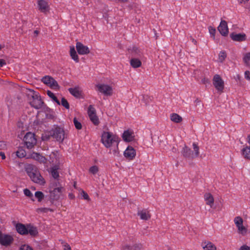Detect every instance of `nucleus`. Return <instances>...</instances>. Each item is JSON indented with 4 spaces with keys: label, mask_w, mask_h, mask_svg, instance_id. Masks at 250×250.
Instances as JSON below:
<instances>
[{
    "label": "nucleus",
    "mask_w": 250,
    "mask_h": 250,
    "mask_svg": "<svg viewBox=\"0 0 250 250\" xmlns=\"http://www.w3.org/2000/svg\"><path fill=\"white\" fill-rule=\"evenodd\" d=\"M15 227L17 231L22 235L29 234L32 237H36L39 234L37 228L30 223L23 224L18 223Z\"/></svg>",
    "instance_id": "nucleus-1"
},
{
    "label": "nucleus",
    "mask_w": 250,
    "mask_h": 250,
    "mask_svg": "<svg viewBox=\"0 0 250 250\" xmlns=\"http://www.w3.org/2000/svg\"><path fill=\"white\" fill-rule=\"evenodd\" d=\"M31 96V98L29 99L30 105L36 109L42 108H48V107L44 103L42 99L41 96L40 95L39 92H37L34 90H30V94H28V96Z\"/></svg>",
    "instance_id": "nucleus-2"
},
{
    "label": "nucleus",
    "mask_w": 250,
    "mask_h": 250,
    "mask_svg": "<svg viewBox=\"0 0 250 250\" xmlns=\"http://www.w3.org/2000/svg\"><path fill=\"white\" fill-rule=\"evenodd\" d=\"M101 141L105 147L109 148L114 143L116 146H118L120 139L112 132L104 131L101 136Z\"/></svg>",
    "instance_id": "nucleus-3"
},
{
    "label": "nucleus",
    "mask_w": 250,
    "mask_h": 250,
    "mask_svg": "<svg viewBox=\"0 0 250 250\" xmlns=\"http://www.w3.org/2000/svg\"><path fill=\"white\" fill-rule=\"evenodd\" d=\"M26 171L31 179L35 183L43 185L45 182L37 168L33 165H30L26 168Z\"/></svg>",
    "instance_id": "nucleus-4"
},
{
    "label": "nucleus",
    "mask_w": 250,
    "mask_h": 250,
    "mask_svg": "<svg viewBox=\"0 0 250 250\" xmlns=\"http://www.w3.org/2000/svg\"><path fill=\"white\" fill-rule=\"evenodd\" d=\"M62 189V187H60L59 188H55L52 190L50 189L49 190L50 194L46 195L45 197V201L46 202V204H49V206H53L54 202L59 200L60 199Z\"/></svg>",
    "instance_id": "nucleus-5"
},
{
    "label": "nucleus",
    "mask_w": 250,
    "mask_h": 250,
    "mask_svg": "<svg viewBox=\"0 0 250 250\" xmlns=\"http://www.w3.org/2000/svg\"><path fill=\"white\" fill-rule=\"evenodd\" d=\"M192 146L194 153L189 147L185 145L181 151L182 154L184 158L189 160H193L199 156V147L198 145L195 143H193Z\"/></svg>",
    "instance_id": "nucleus-6"
},
{
    "label": "nucleus",
    "mask_w": 250,
    "mask_h": 250,
    "mask_svg": "<svg viewBox=\"0 0 250 250\" xmlns=\"http://www.w3.org/2000/svg\"><path fill=\"white\" fill-rule=\"evenodd\" d=\"M52 133V138L56 141L62 143L65 138H66V135L65 134L63 128L57 125H54L51 129Z\"/></svg>",
    "instance_id": "nucleus-7"
},
{
    "label": "nucleus",
    "mask_w": 250,
    "mask_h": 250,
    "mask_svg": "<svg viewBox=\"0 0 250 250\" xmlns=\"http://www.w3.org/2000/svg\"><path fill=\"white\" fill-rule=\"evenodd\" d=\"M23 141L27 148L31 149L36 145L37 139L35 135L30 132H27L23 138Z\"/></svg>",
    "instance_id": "nucleus-8"
},
{
    "label": "nucleus",
    "mask_w": 250,
    "mask_h": 250,
    "mask_svg": "<svg viewBox=\"0 0 250 250\" xmlns=\"http://www.w3.org/2000/svg\"><path fill=\"white\" fill-rule=\"evenodd\" d=\"M14 241V238L12 236L3 233L0 230V244L5 247L10 246Z\"/></svg>",
    "instance_id": "nucleus-9"
},
{
    "label": "nucleus",
    "mask_w": 250,
    "mask_h": 250,
    "mask_svg": "<svg viewBox=\"0 0 250 250\" xmlns=\"http://www.w3.org/2000/svg\"><path fill=\"white\" fill-rule=\"evenodd\" d=\"M87 113L90 121L95 125H99L100 122L95 108L92 105H89L88 107Z\"/></svg>",
    "instance_id": "nucleus-10"
},
{
    "label": "nucleus",
    "mask_w": 250,
    "mask_h": 250,
    "mask_svg": "<svg viewBox=\"0 0 250 250\" xmlns=\"http://www.w3.org/2000/svg\"><path fill=\"white\" fill-rule=\"evenodd\" d=\"M213 84L218 91L223 92L224 89V82L220 75L216 74L214 76Z\"/></svg>",
    "instance_id": "nucleus-11"
},
{
    "label": "nucleus",
    "mask_w": 250,
    "mask_h": 250,
    "mask_svg": "<svg viewBox=\"0 0 250 250\" xmlns=\"http://www.w3.org/2000/svg\"><path fill=\"white\" fill-rule=\"evenodd\" d=\"M98 90L106 96H111L113 94V89L111 86L105 84H99L96 85Z\"/></svg>",
    "instance_id": "nucleus-12"
},
{
    "label": "nucleus",
    "mask_w": 250,
    "mask_h": 250,
    "mask_svg": "<svg viewBox=\"0 0 250 250\" xmlns=\"http://www.w3.org/2000/svg\"><path fill=\"white\" fill-rule=\"evenodd\" d=\"M136 154V150L131 146H128L124 152V156L129 160H133Z\"/></svg>",
    "instance_id": "nucleus-13"
},
{
    "label": "nucleus",
    "mask_w": 250,
    "mask_h": 250,
    "mask_svg": "<svg viewBox=\"0 0 250 250\" xmlns=\"http://www.w3.org/2000/svg\"><path fill=\"white\" fill-rule=\"evenodd\" d=\"M218 30L223 36H227L229 33L227 22L224 20H222L218 27Z\"/></svg>",
    "instance_id": "nucleus-14"
},
{
    "label": "nucleus",
    "mask_w": 250,
    "mask_h": 250,
    "mask_svg": "<svg viewBox=\"0 0 250 250\" xmlns=\"http://www.w3.org/2000/svg\"><path fill=\"white\" fill-rule=\"evenodd\" d=\"M76 48L79 54L85 55L88 54L90 52V50L87 46L84 45L81 42L76 43Z\"/></svg>",
    "instance_id": "nucleus-15"
},
{
    "label": "nucleus",
    "mask_w": 250,
    "mask_h": 250,
    "mask_svg": "<svg viewBox=\"0 0 250 250\" xmlns=\"http://www.w3.org/2000/svg\"><path fill=\"white\" fill-rule=\"evenodd\" d=\"M229 36L230 38L235 42H241L247 40L246 35L244 33L237 34L235 32H232Z\"/></svg>",
    "instance_id": "nucleus-16"
},
{
    "label": "nucleus",
    "mask_w": 250,
    "mask_h": 250,
    "mask_svg": "<svg viewBox=\"0 0 250 250\" xmlns=\"http://www.w3.org/2000/svg\"><path fill=\"white\" fill-rule=\"evenodd\" d=\"M135 136L134 132L131 130H126L124 131L122 138L124 141L126 142H130L134 140Z\"/></svg>",
    "instance_id": "nucleus-17"
},
{
    "label": "nucleus",
    "mask_w": 250,
    "mask_h": 250,
    "mask_svg": "<svg viewBox=\"0 0 250 250\" xmlns=\"http://www.w3.org/2000/svg\"><path fill=\"white\" fill-rule=\"evenodd\" d=\"M39 9L42 13H46L49 10V6L48 2L44 0H39L38 1Z\"/></svg>",
    "instance_id": "nucleus-18"
},
{
    "label": "nucleus",
    "mask_w": 250,
    "mask_h": 250,
    "mask_svg": "<svg viewBox=\"0 0 250 250\" xmlns=\"http://www.w3.org/2000/svg\"><path fill=\"white\" fill-rule=\"evenodd\" d=\"M234 223L238 228V229L239 231H242L245 230H246V228L243 226V220L242 218L240 216H237L234 218Z\"/></svg>",
    "instance_id": "nucleus-19"
},
{
    "label": "nucleus",
    "mask_w": 250,
    "mask_h": 250,
    "mask_svg": "<svg viewBox=\"0 0 250 250\" xmlns=\"http://www.w3.org/2000/svg\"><path fill=\"white\" fill-rule=\"evenodd\" d=\"M31 158L41 163H44L46 161V159L45 157L37 152H33L31 154Z\"/></svg>",
    "instance_id": "nucleus-20"
},
{
    "label": "nucleus",
    "mask_w": 250,
    "mask_h": 250,
    "mask_svg": "<svg viewBox=\"0 0 250 250\" xmlns=\"http://www.w3.org/2000/svg\"><path fill=\"white\" fill-rule=\"evenodd\" d=\"M68 91L71 95L77 98H80L82 96V92L79 90L78 87L69 88Z\"/></svg>",
    "instance_id": "nucleus-21"
},
{
    "label": "nucleus",
    "mask_w": 250,
    "mask_h": 250,
    "mask_svg": "<svg viewBox=\"0 0 250 250\" xmlns=\"http://www.w3.org/2000/svg\"><path fill=\"white\" fill-rule=\"evenodd\" d=\"M202 246L204 250H216V246L210 242L202 243Z\"/></svg>",
    "instance_id": "nucleus-22"
},
{
    "label": "nucleus",
    "mask_w": 250,
    "mask_h": 250,
    "mask_svg": "<svg viewBox=\"0 0 250 250\" xmlns=\"http://www.w3.org/2000/svg\"><path fill=\"white\" fill-rule=\"evenodd\" d=\"M128 51L131 54L132 57H141L142 53L139 48L136 46H133L132 49H128Z\"/></svg>",
    "instance_id": "nucleus-23"
},
{
    "label": "nucleus",
    "mask_w": 250,
    "mask_h": 250,
    "mask_svg": "<svg viewBox=\"0 0 250 250\" xmlns=\"http://www.w3.org/2000/svg\"><path fill=\"white\" fill-rule=\"evenodd\" d=\"M204 198L207 202L206 204L211 207L214 203V198L212 194L210 193H206L204 195Z\"/></svg>",
    "instance_id": "nucleus-24"
},
{
    "label": "nucleus",
    "mask_w": 250,
    "mask_h": 250,
    "mask_svg": "<svg viewBox=\"0 0 250 250\" xmlns=\"http://www.w3.org/2000/svg\"><path fill=\"white\" fill-rule=\"evenodd\" d=\"M241 154L246 159L250 160V146H246L241 150Z\"/></svg>",
    "instance_id": "nucleus-25"
},
{
    "label": "nucleus",
    "mask_w": 250,
    "mask_h": 250,
    "mask_svg": "<svg viewBox=\"0 0 250 250\" xmlns=\"http://www.w3.org/2000/svg\"><path fill=\"white\" fill-rule=\"evenodd\" d=\"M70 55L71 58L76 62H79V58L73 46H70Z\"/></svg>",
    "instance_id": "nucleus-26"
},
{
    "label": "nucleus",
    "mask_w": 250,
    "mask_h": 250,
    "mask_svg": "<svg viewBox=\"0 0 250 250\" xmlns=\"http://www.w3.org/2000/svg\"><path fill=\"white\" fill-rule=\"evenodd\" d=\"M130 65L133 68H138L141 66L142 62L138 58H132L130 60Z\"/></svg>",
    "instance_id": "nucleus-27"
},
{
    "label": "nucleus",
    "mask_w": 250,
    "mask_h": 250,
    "mask_svg": "<svg viewBox=\"0 0 250 250\" xmlns=\"http://www.w3.org/2000/svg\"><path fill=\"white\" fill-rule=\"evenodd\" d=\"M138 215L140 216L141 219L144 220H147L151 217V215L149 214L146 213V211L143 210L138 211Z\"/></svg>",
    "instance_id": "nucleus-28"
},
{
    "label": "nucleus",
    "mask_w": 250,
    "mask_h": 250,
    "mask_svg": "<svg viewBox=\"0 0 250 250\" xmlns=\"http://www.w3.org/2000/svg\"><path fill=\"white\" fill-rule=\"evenodd\" d=\"M171 120L176 123H179L182 121V118L177 113H172L170 115Z\"/></svg>",
    "instance_id": "nucleus-29"
},
{
    "label": "nucleus",
    "mask_w": 250,
    "mask_h": 250,
    "mask_svg": "<svg viewBox=\"0 0 250 250\" xmlns=\"http://www.w3.org/2000/svg\"><path fill=\"white\" fill-rule=\"evenodd\" d=\"M35 196L38 199V201L39 202H41L43 200H44V202L46 204V202L45 201V197L44 194L42 192L40 191H37L35 193Z\"/></svg>",
    "instance_id": "nucleus-30"
},
{
    "label": "nucleus",
    "mask_w": 250,
    "mask_h": 250,
    "mask_svg": "<svg viewBox=\"0 0 250 250\" xmlns=\"http://www.w3.org/2000/svg\"><path fill=\"white\" fill-rule=\"evenodd\" d=\"M46 93L47 95L58 105L61 104L60 101L53 92L50 90H47Z\"/></svg>",
    "instance_id": "nucleus-31"
},
{
    "label": "nucleus",
    "mask_w": 250,
    "mask_h": 250,
    "mask_svg": "<svg viewBox=\"0 0 250 250\" xmlns=\"http://www.w3.org/2000/svg\"><path fill=\"white\" fill-rule=\"evenodd\" d=\"M51 138H52V133L51 129L49 131L45 132L42 135V140L43 141H48Z\"/></svg>",
    "instance_id": "nucleus-32"
},
{
    "label": "nucleus",
    "mask_w": 250,
    "mask_h": 250,
    "mask_svg": "<svg viewBox=\"0 0 250 250\" xmlns=\"http://www.w3.org/2000/svg\"><path fill=\"white\" fill-rule=\"evenodd\" d=\"M26 151L22 147H19L16 151V155L20 158H22L26 156Z\"/></svg>",
    "instance_id": "nucleus-33"
},
{
    "label": "nucleus",
    "mask_w": 250,
    "mask_h": 250,
    "mask_svg": "<svg viewBox=\"0 0 250 250\" xmlns=\"http://www.w3.org/2000/svg\"><path fill=\"white\" fill-rule=\"evenodd\" d=\"M58 166H55L51 170L52 176L55 179H58L59 177V173L58 171Z\"/></svg>",
    "instance_id": "nucleus-34"
},
{
    "label": "nucleus",
    "mask_w": 250,
    "mask_h": 250,
    "mask_svg": "<svg viewBox=\"0 0 250 250\" xmlns=\"http://www.w3.org/2000/svg\"><path fill=\"white\" fill-rule=\"evenodd\" d=\"M53 78L50 76H45L42 79V82L44 84L49 85Z\"/></svg>",
    "instance_id": "nucleus-35"
},
{
    "label": "nucleus",
    "mask_w": 250,
    "mask_h": 250,
    "mask_svg": "<svg viewBox=\"0 0 250 250\" xmlns=\"http://www.w3.org/2000/svg\"><path fill=\"white\" fill-rule=\"evenodd\" d=\"M52 89L55 90H59L60 89V86L58 84L57 82L53 78L51 82V83L49 85Z\"/></svg>",
    "instance_id": "nucleus-36"
},
{
    "label": "nucleus",
    "mask_w": 250,
    "mask_h": 250,
    "mask_svg": "<svg viewBox=\"0 0 250 250\" xmlns=\"http://www.w3.org/2000/svg\"><path fill=\"white\" fill-rule=\"evenodd\" d=\"M61 104L66 109H69L70 106L69 104L67 101V100L64 98L62 97L61 100V102H60Z\"/></svg>",
    "instance_id": "nucleus-37"
},
{
    "label": "nucleus",
    "mask_w": 250,
    "mask_h": 250,
    "mask_svg": "<svg viewBox=\"0 0 250 250\" xmlns=\"http://www.w3.org/2000/svg\"><path fill=\"white\" fill-rule=\"evenodd\" d=\"M55 210V208H38L37 209V211L38 212L39 211H40L42 212L46 213L48 211H49L50 212H54Z\"/></svg>",
    "instance_id": "nucleus-38"
},
{
    "label": "nucleus",
    "mask_w": 250,
    "mask_h": 250,
    "mask_svg": "<svg viewBox=\"0 0 250 250\" xmlns=\"http://www.w3.org/2000/svg\"><path fill=\"white\" fill-rule=\"evenodd\" d=\"M73 123H74L75 127L77 129L80 130V129H82V124L81 123V122L78 121V120H77L76 117H75L73 119Z\"/></svg>",
    "instance_id": "nucleus-39"
},
{
    "label": "nucleus",
    "mask_w": 250,
    "mask_h": 250,
    "mask_svg": "<svg viewBox=\"0 0 250 250\" xmlns=\"http://www.w3.org/2000/svg\"><path fill=\"white\" fill-rule=\"evenodd\" d=\"M23 192H24V194H25V196L31 198V200L32 201H35L34 199L33 198V195L29 189H28V188L24 189L23 190Z\"/></svg>",
    "instance_id": "nucleus-40"
},
{
    "label": "nucleus",
    "mask_w": 250,
    "mask_h": 250,
    "mask_svg": "<svg viewBox=\"0 0 250 250\" xmlns=\"http://www.w3.org/2000/svg\"><path fill=\"white\" fill-rule=\"evenodd\" d=\"M227 57V53L225 51H222L219 54V60L221 62H223Z\"/></svg>",
    "instance_id": "nucleus-41"
},
{
    "label": "nucleus",
    "mask_w": 250,
    "mask_h": 250,
    "mask_svg": "<svg viewBox=\"0 0 250 250\" xmlns=\"http://www.w3.org/2000/svg\"><path fill=\"white\" fill-rule=\"evenodd\" d=\"M89 171L93 174H95L98 172L99 168L97 166H93L90 167Z\"/></svg>",
    "instance_id": "nucleus-42"
},
{
    "label": "nucleus",
    "mask_w": 250,
    "mask_h": 250,
    "mask_svg": "<svg viewBox=\"0 0 250 250\" xmlns=\"http://www.w3.org/2000/svg\"><path fill=\"white\" fill-rule=\"evenodd\" d=\"M208 29H209V33L211 35V37H212L213 39H215V33H216V29L215 28L210 26H209L208 27Z\"/></svg>",
    "instance_id": "nucleus-43"
},
{
    "label": "nucleus",
    "mask_w": 250,
    "mask_h": 250,
    "mask_svg": "<svg viewBox=\"0 0 250 250\" xmlns=\"http://www.w3.org/2000/svg\"><path fill=\"white\" fill-rule=\"evenodd\" d=\"M131 247H132V250H141L143 248V245L141 243L135 244Z\"/></svg>",
    "instance_id": "nucleus-44"
},
{
    "label": "nucleus",
    "mask_w": 250,
    "mask_h": 250,
    "mask_svg": "<svg viewBox=\"0 0 250 250\" xmlns=\"http://www.w3.org/2000/svg\"><path fill=\"white\" fill-rule=\"evenodd\" d=\"M142 100L144 102L146 105H147L150 102V101L151 100L150 97L148 95H143V99Z\"/></svg>",
    "instance_id": "nucleus-45"
},
{
    "label": "nucleus",
    "mask_w": 250,
    "mask_h": 250,
    "mask_svg": "<svg viewBox=\"0 0 250 250\" xmlns=\"http://www.w3.org/2000/svg\"><path fill=\"white\" fill-rule=\"evenodd\" d=\"M244 62L245 63L248 64L250 61V52L247 53L243 58Z\"/></svg>",
    "instance_id": "nucleus-46"
},
{
    "label": "nucleus",
    "mask_w": 250,
    "mask_h": 250,
    "mask_svg": "<svg viewBox=\"0 0 250 250\" xmlns=\"http://www.w3.org/2000/svg\"><path fill=\"white\" fill-rule=\"evenodd\" d=\"M81 196L84 199L88 201L90 200V198H89L88 194L83 190L82 191Z\"/></svg>",
    "instance_id": "nucleus-47"
},
{
    "label": "nucleus",
    "mask_w": 250,
    "mask_h": 250,
    "mask_svg": "<svg viewBox=\"0 0 250 250\" xmlns=\"http://www.w3.org/2000/svg\"><path fill=\"white\" fill-rule=\"evenodd\" d=\"M20 250H33V249L27 245H23L21 247Z\"/></svg>",
    "instance_id": "nucleus-48"
},
{
    "label": "nucleus",
    "mask_w": 250,
    "mask_h": 250,
    "mask_svg": "<svg viewBox=\"0 0 250 250\" xmlns=\"http://www.w3.org/2000/svg\"><path fill=\"white\" fill-rule=\"evenodd\" d=\"M132 247L128 245H125L122 246L121 250H132Z\"/></svg>",
    "instance_id": "nucleus-49"
},
{
    "label": "nucleus",
    "mask_w": 250,
    "mask_h": 250,
    "mask_svg": "<svg viewBox=\"0 0 250 250\" xmlns=\"http://www.w3.org/2000/svg\"><path fill=\"white\" fill-rule=\"evenodd\" d=\"M59 184H60L59 182L54 181V182L51 184V185L49 187L50 188L54 189L55 188H58V186Z\"/></svg>",
    "instance_id": "nucleus-50"
},
{
    "label": "nucleus",
    "mask_w": 250,
    "mask_h": 250,
    "mask_svg": "<svg viewBox=\"0 0 250 250\" xmlns=\"http://www.w3.org/2000/svg\"><path fill=\"white\" fill-rule=\"evenodd\" d=\"M201 82L202 83L204 84H210V82L208 78H204L203 79H202Z\"/></svg>",
    "instance_id": "nucleus-51"
},
{
    "label": "nucleus",
    "mask_w": 250,
    "mask_h": 250,
    "mask_svg": "<svg viewBox=\"0 0 250 250\" xmlns=\"http://www.w3.org/2000/svg\"><path fill=\"white\" fill-rule=\"evenodd\" d=\"M245 78L246 79L250 81V71L247 70L245 72Z\"/></svg>",
    "instance_id": "nucleus-52"
},
{
    "label": "nucleus",
    "mask_w": 250,
    "mask_h": 250,
    "mask_svg": "<svg viewBox=\"0 0 250 250\" xmlns=\"http://www.w3.org/2000/svg\"><path fill=\"white\" fill-rule=\"evenodd\" d=\"M240 250H250V248L249 246L244 245L240 247Z\"/></svg>",
    "instance_id": "nucleus-53"
},
{
    "label": "nucleus",
    "mask_w": 250,
    "mask_h": 250,
    "mask_svg": "<svg viewBox=\"0 0 250 250\" xmlns=\"http://www.w3.org/2000/svg\"><path fill=\"white\" fill-rule=\"evenodd\" d=\"M6 64L5 60L0 59V67H2Z\"/></svg>",
    "instance_id": "nucleus-54"
},
{
    "label": "nucleus",
    "mask_w": 250,
    "mask_h": 250,
    "mask_svg": "<svg viewBox=\"0 0 250 250\" xmlns=\"http://www.w3.org/2000/svg\"><path fill=\"white\" fill-rule=\"evenodd\" d=\"M194 103L196 104V105H203V104H202V103H201V101L199 98H197L195 100Z\"/></svg>",
    "instance_id": "nucleus-55"
},
{
    "label": "nucleus",
    "mask_w": 250,
    "mask_h": 250,
    "mask_svg": "<svg viewBox=\"0 0 250 250\" xmlns=\"http://www.w3.org/2000/svg\"><path fill=\"white\" fill-rule=\"evenodd\" d=\"M116 146V148L113 150V154L114 155L118 154L119 153L118 146Z\"/></svg>",
    "instance_id": "nucleus-56"
},
{
    "label": "nucleus",
    "mask_w": 250,
    "mask_h": 250,
    "mask_svg": "<svg viewBox=\"0 0 250 250\" xmlns=\"http://www.w3.org/2000/svg\"><path fill=\"white\" fill-rule=\"evenodd\" d=\"M0 156L1 157L2 160H4L6 158L4 153L2 151H0Z\"/></svg>",
    "instance_id": "nucleus-57"
},
{
    "label": "nucleus",
    "mask_w": 250,
    "mask_h": 250,
    "mask_svg": "<svg viewBox=\"0 0 250 250\" xmlns=\"http://www.w3.org/2000/svg\"><path fill=\"white\" fill-rule=\"evenodd\" d=\"M68 197L70 199H74L75 198V195L72 193H69Z\"/></svg>",
    "instance_id": "nucleus-58"
},
{
    "label": "nucleus",
    "mask_w": 250,
    "mask_h": 250,
    "mask_svg": "<svg viewBox=\"0 0 250 250\" xmlns=\"http://www.w3.org/2000/svg\"><path fill=\"white\" fill-rule=\"evenodd\" d=\"M64 250H71L70 246L68 245H65Z\"/></svg>",
    "instance_id": "nucleus-59"
},
{
    "label": "nucleus",
    "mask_w": 250,
    "mask_h": 250,
    "mask_svg": "<svg viewBox=\"0 0 250 250\" xmlns=\"http://www.w3.org/2000/svg\"><path fill=\"white\" fill-rule=\"evenodd\" d=\"M240 3H246L248 1H249L250 0H238Z\"/></svg>",
    "instance_id": "nucleus-60"
},
{
    "label": "nucleus",
    "mask_w": 250,
    "mask_h": 250,
    "mask_svg": "<svg viewBox=\"0 0 250 250\" xmlns=\"http://www.w3.org/2000/svg\"><path fill=\"white\" fill-rule=\"evenodd\" d=\"M191 40L192 41V42L194 43V44H196L197 43V41L193 38H192L191 37Z\"/></svg>",
    "instance_id": "nucleus-61"
},
{
    "label": "nucleus",
    "mask_w": 250,
    "mask_h": 250,
    "mask_svg": "<svg viewBox=\"0 0 250 250\" xmlns=\"http://www.w3.org/2000/svg\"><path fill=\"white\" fill-rule=\"evenodd\" d=\"M128 0H118L119 1L122 3H126Z\"/></svg>",
    "instance_id": "nucleus-62"
},
{
    "label": "nucleus",
    "mask_w": 250,
    "mask_h": 250,
    "mask_svg": "<svg viewBox=\"0 0 250 250\" xmlns=\"http://www.w3.org/2000/svg\"><path fill=\"white\" fill-rule=\"evenodd\" d=\"M34 33L37 36L39 34V31H38V30H35L34 31Z\"/></svg>",
    "instance_id": "nucleus-63"
},
{
    "label": "nucleus",
    "mask_w": 250,
    "mask_h": 250,
    "mask_svg": "<svg viewBox=\"0 0 250 250\" xmlns=\"http://www.w3.org/2000/svg\"><path fill=\"white\" fill-rule=\"evenodd\" d=\"M248 142L250 144V134L248 137Z\"/></svg>",
    "instance_id": "nucleus-64"
}]
</instances>
